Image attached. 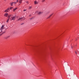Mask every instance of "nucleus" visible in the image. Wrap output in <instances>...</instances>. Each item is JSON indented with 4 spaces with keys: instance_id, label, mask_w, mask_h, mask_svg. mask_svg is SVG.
Segmentation results:
<instances>
[{
    "instance_id": "b1692460",
    "label": "nucleus",
    "mask_w": 79,
    "mask_h": 79,
    "mask_svg": "<svg viewBox=\"0 0 79 79\" xmlns=\"http://www.w3.org/2000/svg\"><path fill=\"white\" fill-rule=\"evenodd\" d=\"M22 20H24V19H22Z\"/></svg>"
},
{
    "instance_id": "2eb2a0df",
    "label": "nucleus",
    "mask_w": 79,
    "mask_h": 79,
    "mask_svg": "<svg viewBox=\"0 0 79 79\" xmlns=\"http://www.w3.org/2000/svg\"><path fill=\"white\" fill-rule=\"evenodd\" d=\"M13 3H14V2H12V3H10V5L11 6H12L13 5Z\"/></svg>"
},
{
    "instance_id": "39448f33",
    "label": "nucleus",
    "mask_w": 79,
    "mask_h": 79,
    "mask_svg": "<svg viewBox=\"0 0 79 79\" xmlns=\"http://www.w3.org/2000/svg\"><path fill=\"white\" fill-rule=\"evenodd\" d=\"M34 3L35 5H36V4H38V2H37L36 1H34Z\"/></svg>"
},
{
    "instance_id": "ddd939ff",
    "label": "nucleus",
    "mask_w": 79,
    "mask_h": 79,
    "mask_svg": "<svg viewBox=\"0 0 79 79\" xmlns=\"http://www.w3.org/2000/svg\"><path fill=\"white\" fill-rule=\"evenodd\" d=\"M13 7H10V8H9V10H12V9H13Z\"/></svg>"
},
{
    "instance_id": "4be33fe9",
    "label": "nucleus",
    "mask_w": 79,
    "mask_h": 79,
    "mask_svg": "<svg viewBox=\"0 0 79 79\" xmlns=\"http://www.w3.org/2000/svg\"><path fill=\"white\" fill-rule=\"evenodd\" d=\"M26 3H28V2H26Z\"/></svg>"
},
{
    "instance_id": "9b49d317",
    "label": "nucleus",
    "mask_w": 79,
    "mask_h": 79,
    "mask_svg": "<svg viewBox=\"0 0 79 79\" xmlns=\"http://www.w3.org/2000/svg\"><path fill=\"white\" fill-rule=\"evenodd\" d=\"M11 16V15H8V18H10V17Z\"/></svg>"
},
{
    "instance_id": "1a4fd4ad",
    "label": "nucleus",
    "mask_w": 79,
    "mask_h": 79,
    "mask_svg": "<svg viewBox=\"0 0 79 79\" xmlns=\"http://www.w3.org/2000/svg\"><path fill=\"white\" fill-rule=\"evenodd\" d=\"M52 15H53V14H51V15H50L49 17H48L47 19H48V18H50V17H51V16H52Z\"/></svg>"
},
{
    "instance_id": "412c9836",
    "label": "nucleus",
    "mask_w": 79,
    "mask_h": 79,
    "mask_svg": "<svg viewBox=\"0 0 79 79\" xmlns=\"http://www.w3.org/2000/svg\"><path fill=\"white\" fill-rule=\"evenodd\" d=\"M14 3L15 4L16 3V2H14Z\"/></svg>"
},
{
    "instance_id": "9d476101",
    "label": "nucleus",
    "mask_w": 79,
    "mask_h": 79,
    "mask_svg": "<svg viewBox=\"0 0 79 79\" xmlns=\"http://www.w3.org/2000/svg\"><path fill=\"white\" fill-rule=\"evenodd\" d=\"M21 19H23V18H20L19 19H18L17 20H18V21H19V20H21Z\"/></svg>"
},
{
    "instance_id": "4468645a",
    "label": "nucleus",
    "mask_w": 79,
    "mask_h": 79,
    "mask_svg": "<svg viewBox=\"0 0 79 79\" xmlns=\"http://www.w3.org/2000/svg\"><path fill=\"white\" fill-rule=\"evenodd\" d=\"M10 18H9V19H7V20L6 21V23H8V21H9Z\"/></svg>"
},
{
    "instance_id": "7ed1b4c3",
    "label": "nucleus",
    "mask_w": 79,
    "mask_h": 79,
    "mask_svg": "<svg viewBox=\"0 0 79 79\" xmlns=\"http://www.w3.org/2000/svg\"><path fill=\"white\" fill-rule=\"evenodd\" d=\"M9 11H10V8H8L4 11V12L5 13H8Z\"/></svg>"
},
{
    "instance_id": "0eeeda50",
    "label": "nucleus",
    "mask_w": 79,
    "mask_h": 79,
    "mask_svg": "<svg viewBox=\"0 0 79 79\" xmlns=\"http://www.w3.org/2000/svg\"><path fill=\"white\" fill-rule=\"evenodd\" d=\"M22 1L23 0H19V2L20 3H22Z\"/></svg>"
},
{
    "instance_id": "f03ea898",
    "label": "nucleus",
    "mask_w": 79,
    "mask_h": 79,
    "mask_svg": "<svg viewBox=\"0 0 79 79\" xmlns=\"http://www.w3.org/2000/svg\"><path fill=\"white\" fill-rule=\"evenodd\" d=\"M15 16H13V17H11L10 18H9L10 19V20L11 21H12V20H13V21H15Z\"/></svg>"
},
{
    "instance_id": "6ab92c4d",
    "label": "nucleus",
    "mask_w": 79,
    "mask_h": 79,
    "mask_svg": "<svg viewBox=\"0 0 79 79\" xmlns=\"http://www.w3.org/2000/svg\"><path fill=\"white\" fill-rule=\"evenodd\" d=\"M17 2H18V0H17Z\"/></svg>"
},
{
    "instance_id": "a211bd4d",
    "label": "nucleus",
    "mask_w": 79,
    "mask_h": 79,
    "mask_svg": "<svg viewBox=\"0 0 79 79\" xmlns=\"http://www.w3.org/2000/svg\"><path fill=\"white\" fill-rule=\"evenodd\" d=\"M26 11V10H23L24 11Z\"/></svg>"
},
{
    "instance_id": "6e6552de",
    "label": "nucleus",
    "mask_w": 79,
    "mask_h": 79,
    "mask_svg": "<svg viewBox=\"0 0 79 79\" xmlns=\"http://www.w3.org/2000/svg\"><path fill=\"white\" fill-rule=\"evenodd\" d=\"M17 9H18V8H15V9H14L13 10V11H14V12L15 11H16V10H17Z\"/></svg>"
},
{
    "instance_id": "f3484780",
    "label": "nucleus",
    "mask_w": 79,
    "mask_h": 79,
    "mask_svg": "<svg viewBox=\"0 0 79 79\" xmlns=\"http://www.w3.org/2000/svg\"><path fill=\"white\" fill-rule=\"evenodd\" d=\"M45 0H42V2H44Z\"/></svg>"
},
{
    "instance_id": "dca6fc26",
    "label": "nucleus",
    "mask_w": 79,
    "mask_h": 79,
    "mask_svg": "<svg viewBox=\"0 0 79 79\" xmlns=\"http://www.w3.org/2000/svg\"><path fill=\"white\" fill-rule=\"evenodd\" d=\"M41 13H42V12H40L38 13V15H40L41 14Z\"/></svg>"
},
{
    "instance_id": "f257e3e1",
    "label": "nucleus",
    "mask_w": 79,
    "mask_h": 79,
    "mask_svg": "<svg viewBox=\"0 0 79 79\" xmlns=\"http://www.w3.org/2000/svg\"><path fill=\"white\" fill-rule=\"evenodd\" d=\"M4 26L5 25H2L1 28L0 29V30L1 31V33H2V34H4V33H5V27H4Z\"/></svg>"
},
{
    "instance_id": "5701e85b",
    "label": "nucleus",
    "mask_w": 79,
    "mask_h": 79,
    "mask_svg": "<svg viewBox=\"0 0 79 79\" xmlns=\"http://www.w3.org/2000/svg\"><path fill=\"white\" fill-rule=\"evenodd\" d=\"M71 48H73V46H72Z\"/></svg>"
},
{
    "instance_id": "aec40b11",
    "label": "nucleus",
    "mask_w": 79,
    "mask_h": 79,
    "mask_svg": "<svg viewBox=\"0 0 79 79\" xmlns=\"http://www.w3.org/2000/svg\"><path fill=\"white\" fill-rule=\"evenodd\" d=\"M75 53L77 54V52H75Z\"/></svg>"
},
{
    "instance_id": "423d86ee",
    "label": "nucleus",
    "mask_w": 79,
    "mask_h": 79,
    "mask_svg": "<svg viewBox=\"0 0 79 79\" xmlns=\"http://www.w3.org/2000/svg\"><path fill=\"white\" fill-rule=\"evenodd\" d=\"M9 37H10V36H8L6 37H5V39H8V38H9Z\"/></svg>"
},
{
    "instance_id": "f8f14e48",
    "label": "nucleus",
    "mask_w": 79,
    "mask_h": 79,
    "mask_svg": "<svg viewBox=\"0 0 79 79\" xmlns=\"http://www.w3.org/2000/svg\"><path fill=\"white\" fill-rule=\"evenodd\" d=\"M31 8H32V6H30L29 7V10H30Z\"/></svg>"
},
{
    "instance_id": "20e7f679",
    "label": "nucleus",
    "mask_w": 79,
    "mask_h": 79,
    "mask_svg": "<svg viewBox=\"0 0 79 79\" xmlns=\"http://www.w3.org/2000/svg\"><path fill=\"white\" fill-rule=\"evenodd\" d=\"M8 16V14L6 13L4 14V16H6V17H7Z\"/></svg>"
}]
</instances>
